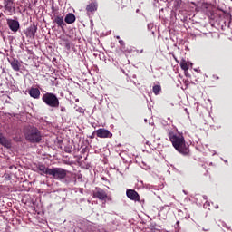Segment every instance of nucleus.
<instances>
[{
	"mask_svg": "<svg viewBox=\"0 0 232 232\" xmlns=\"http://www.w3.org/2000/svg\"><path fill=\"white\" fill-rule=\"evenodd\" d=\"M168 137L172 143L173 148H175L179 153H181V155H188V153H189V145L186 144L184 136L169 130Z\"/></svg>",
	"mask_w": 232,
	"mask_h": 232,
	"instance_id": "obj_1",
	"label": "nucleus"
},
{
	"mask_svg": "<svg viewBox=\"0 0 232 232\" xmlns=\"http://www.w3.org/2000/svg\"><path fill=\"white\" fill-rule=\"evenodd\" d=\"M24 135L26 140H29V142H41V140L43 139V135L41 134V131L38 130L36 127L34 126H28L24 129Z\"/></svg>",
	"mask_w": 232,
	"mask_h": 232,
	"instance_id": "obj_2",
	"label": "nucleus"
},
{
	"mask_svg": "<svg viewBox=\"0 0 232 232\" xmlns=\"http://www.w3.org/2000/svg\"><path fill=\"white\" fill-rule=\"evenodd\" d=\"M42 101L51 108H59V98H57V96L53 93H45L43 96Z\"/></svg>",
	"mask_w": 232,
	"mask_h": 232,
	"instance_id": "obj_3",
	"label": "nucleus"
},
{
	"mask_svg": "<svg viewBox=\"0 0 232 232\" xmlns=\"http://www.w3.org/2000/svg\"><path fill=\"white\" fill-rule=\"evenodd\" d=\"M49 175L56 180H63V179H66L68 171L63 168H52Z\"/></svg>",
	"mask_w": 232,
	"mask_h": 232,
	"instance_id": "obj_4",
	"label": "nucleus"
},
{
	"mask_svg": "<svg viewBox=\"0 0 232 232\" xmlns=\"http://www.w3.org/2000/svg\"><path fill=\"white\" fill-rule=\"evenodd\" d=\"M94 133H96L97 137L100 139H111V137H113V134L106 129H98Z\"/></svg>",
	"mask_w": 232,
	"mask_h": 232,
	"instance_id": "obj_5",
	"label": "nucleus"
},
{
	"mask_svg": "<svg viewBox=\"0 0 232 232\" xmlns=\"http://www.w3.org/2000/svg\"><path fill=\"white\" fill-rule=\"evenodd\" d=\"M126 195L130 200H133L134 202L140 201V196H139V193L133 189H127Z\"/></svg>",
	"mask_w": 232,
	"mask_h": 232,
	"instance_id": "obj_6",
	"label": "nucleus"
},
{
	"mask_svg": "<svg viewBox=\"0 0 232 232\" xmlns=\"http://www.w3.org/2000/svg\"><path fill=\"white\" fill-rule=\"evenodd\" d=\"M7 24L12 32H18L19 28H21V25L19 24V21L17 20H13V19H8L7 20Z\"/></svg>",
	"mask_w": 232,
	"mask_h": 232,
	"instance_id": "obj_7",
	"label": "nucleus"
},
{
	"mask_svg": "<svg viewBox=\"0 0 232 232\" xmlns=\"http://www.w3.org/2000/svg\"><path fill=\"white\" fill-rule=\"evenodd\" d=\"M93 198H99V200H104L108 198V194L102 188H97L96 191L93 192Z\"/></svg>",
	"mask_w": 232,
	"mask_h": 232,
	"instance_id": "obj_8",
	"label": "nucleus"
},
{
	"mask_svg": "<svg viewBox=\"0 0 232 232\" xmlns=\"http://www.w3.org/2000/svg\"><path fill=\"white\" fill-rule=\"evenodd\" d=\"M0 144L4 148H12V142L0 131Z\"/></svg>",
	"mask_w": 232,
	"mask_h": 232,
	"instance_id": "obj_9",
	"label": "nucleus"
},
{
	"mask_svg": "<svg viewBox=\"0 0 232 232\" xmlns=\"http://www.w3.org/2000/svg\"><path fill=\"white\" fill-rule=\"evenodd\" d=\"M29 95L30 97H33V99H39V97H41V91H39L38 88H31Z\"/></svg>",
	"mask_w": 232,
	"mask_h": 232,
	"instance_id": "obj_10",
	"label": "nucleus"
},
{
	"mask_svg": "<svg viewBox=\"0 0 232 232\" xmlns=\"http://www.w3.org/2000/svg\"><path fill=\"white\" fill-rule=\"evenodd\" d=\"M37 169L40 171V175H50L52 169L47 168L44 165H38Z\"/></svg>",
	"mask_w": 232,
	"mask_h": 232,
	"instance_id": "obj_11",
	"label": "nucleus"
},
{
	"mask_svg": "<svg viewBox=\"0 0 232 232\" xmlns=\"http://www.w3.org/2000/svg\"><path fill=\"white\" fill-rule=\"evenodd\" d=\"M64 21L67 24H73V23H75V14L72 13L67 14Z\"/></svg>",
	"mask_w": 232,
	"mask_h": 232,
	"instance_id": "obj_12",
	"label": "nucleus"
},
{
	"mask_svg": "<svg viewBox=\"0 0 232 232\" xmlns=\"http://www.w3.org/2000/svg\"><path fill=\"white\" fill-rule=\"evenodd\" d=\"M86 11L88 14H93V12H97V3H91L87 5Z\"/></svg>",
	"mask_w": 232,
	"mask_h": 232,
	"instance_id": "obj_13",
	"label": "nucleus"
},
{
	"mask_svg": "<svg viewBox=\"0 0 232 232\" xmlns=\"http://www.w3.org/2000/svg\"><path fill=\"white\" fill-rule=\"evenodd\" d=\"M190 65L191 63L189 62H187L186 60H182L180 62V67L184 70V72H188V70H189Z\"/></svg>",
	"mask_w": 232,
	"mask_h": 232,
	"instance_id": "obj_14",
	"label": "nucleus"
},
{
	"mask_svg": "<svg viewBox=\"0 0 232 232\" xmlns=\"http://www.w3.org/2000/svg\"><path fill=\"white\" fill-rule=\"evenodd\" d=\"M11 66L14 72H19L21 69V65L19 64V61L14 60L11 62Z\"/></svg>",
	"mask_w": 232,
	"mask_h": 232,
	"instance_id": "obj_15",
	"label": "nucleus"
},
{
	"mask_svg": "<svg viewBox=\"0 0 232 232\" xmlns=\"http://www.w3.org/2000/svg\"><path fill=\"white\" fill-rule=\"evenodd\" d=\"M54 23H56L58 26H64V18L63 16H56Z\"/></svg>",
	"mask_w": 232,
	"mask_h": 232,
	"instance_id": "obj_16",
	"label": "nucleus"
},
{
	"mask_svg": "<svg viewBox=\"0 0 232 232\" xmlns=\"http://www.w3.org/2000/svg\"><path fill=\"white\" fill-rule=\"evenodd\" d=\"M162 88L160 87V85H154L152 88V92L153 93H155V95H159V93H160Z\"/></svg>",
	"mask_w": 232,
	"mask_h": 232,
	"instance_id": "obj_17",
	"label": "nucleus"
},
{
	"mask_svg": "<svg viewBox=\"0 0 232 232\" xmlns=\"http://www.w3.org/2000/svg\"><path fill=\"white\" fill-rule=\"evenodd\" d=\"M76 111H78L79 113H84V109L79 107Z\"/></svg>",
	"mask_w": 232,
	"mask_h": 232,
	"instance_id": "obj_18",
	"label": "nucleus"
},
{
	"mask_svg": "<svg viewBox=\"0 0 232 232\" xmlns=\"http://www.w3.org/2000/svg\"><path fill=\"white\" fill-rule=\"evenodd\" d=\"M119 43H120L121 46H124V41L120 40Z\"/></svg>",
	"mask_w": 232,
	"mask_h": 232,
	"instance_id": "obj_19",
	"label": "nucleus"
},
{
	"mask_svg": "<svg viewBox=\"0 0 232 232\" xmlns=\"http://www.w3.org/2000/svg\"><path fill=\"white\" fill-rule=\"evenodd\" d=\"M65 46H66V48H67L68 50H70V43H66V44H65Z\"/></svg>",
	"mask_w": 232,
	"mask_h": 232,
	"instance_id": "obj_20",
	"label": "nucleus"
},
{
	"mask_svg": "<svg viewBox=\"0 0 232 232\" xmlns=\"http://www.w3.org/2000/svg\"><path fill=\"white\" fill-rule=\"evenodd\" d=\"M61 111H63V112L66 111V108L62 107V108H61Z\"/></svg>",
	"mask_w": 232,
	"mask_h": 232,
	"instance_id": "obj_21",
	"label": "nucleus"
},
{
	"mask_svg": "<svg viewBox=\"0 0 232 232\" xmlns=\"http://www.w3.org/2000/svg\"><path fill=\"white\" fill-rule=\"evenodd\" d=\"M176 224H177V226H179V224H180V222H179V221H177V223H176Z\"/></svg>",
	"mask_w": 232,
	"mask_h": 232,
	"instance_id": "obj_22",
	"label": "nucleus"
},
{
	"mask_svg": "<svg viewBox=\"0 0 232 232\" xmlns=\"http://www.w3.org/2000/svg\"><path fill=\"white\" fill-rule=\"evenodd\" d=\"M116 39H121V36H116Z\"/></svg>",
	"mask_w": 232,
	"mask_h": 232,
	"instance_id": "obj_23",
	"label": "nucleus"
},
{
	"mask_svg": "<svg viewBox=\"0 0 232 232\" xmlns=\"http://www.w3.org/2000/svg\"><path fill=\"white\" fill-rule=\"evenodd\" d=\"M143 52H144V50H141V51H140V53H142Z\"/></svg>",
	"mask_w": 232,
	"mask_h": 232,
	"instance_id": "obj_24",
	"label": "nucleus"
}]
</instances>
